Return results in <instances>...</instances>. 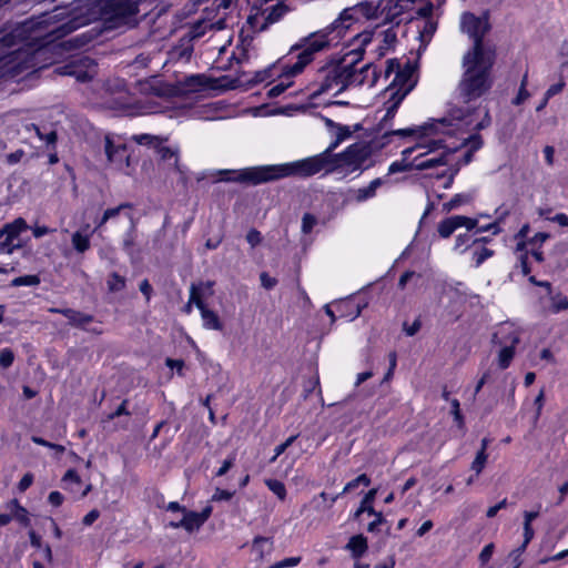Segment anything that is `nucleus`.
Returning <instances> with one entry per match:
<instances>
[{
  "label": "nucleus",
  "instance_id": "17",
  "mask_svg": "<svg viewBox=\"0 0 568 568\" xmlns=\"http://www.w3.org/2000/svg\"><path fill=\"white\" fill-rule=\"evenodd\" d=\"M345 10H349L351 20H349V27L355 21L356 16L364 17L368 20H378L381 22L379 17V1L377 3L371 2V1H364L358 4H356L353 8H346Z\"/></svg>",
  "mask_w": 568,
  "mask_h": 568
},
{
  "label": "nucleus",
  "instance_id": "59",
  "mask_svg": "<svg viewBox=\"0 0 568 568\" xmlns=\"http://www.w3.org/2000/svg\"><path fill=\"white\" fill-rule=\"evenodd\" d=\"M131 204L130 203H122L120 204L119 206L116 207H112V209H106L104 211L105 213V219H113L115 216H118L120 214L121 211L125 210V209H131Z\"/></svg>",
  "mask_w": 568,
  "mask_h": 568
},
{
  "label": "nucleus",
  "instance_id": "25",
  "mask_svg": "<svg viewBox=\"0 0 568 568\" xmlns=\"http://www.w3.org/2000/svg\"><path fill=\"white\" fill-rule=\"evenodd\" d=\"M288 11L287 7L280 2L271 8H267L264 12L266 13L265 22L261 27V30H265L268 24H273L280 21L284 14Z\"/></svg>",
  "mask_w": 568,
  "mask_h": 568
},
{
  "label": "nucleus",
  "instance_id": "45",
  "mask_svg": "<svg viewBox=\"0 0 568 568\" xmlns=\"http://www.w3.org/2000/svg\"><path fill=\"white\" fill-rule=\"evenodd\" d=\"M470 201V196L466 194H456L452 197V200L444 204V209L447 211H452L454 209L459 207L462 204H466Z\"/></svg>",
  "mask_w": 568,
  "mask_h": 568
},
{
  "label": "nucleus",
  "instance_id": "36",
  "mask_svg": "<svg viewBox=\"0 0 568 568\" xmlns=\"http://www.w3.org/2000/svg\"><path fill=\"white\" fill-rule=\"evenodd\" d=\"M383 36L382 44L378 45V57H383L385 52L395 43L396 33L393 29H387L381 33Z\"/></svg>",
  "mask_w": 568,
  "mask_h": 568
},
{
  "label": "nucleus",
  "instance_id": "62",
  "mask_svg": "<svg viewBox=\"0 0 568 568\" xmlns=\"http://www.w3.org/2000/svg\"><path fill=\"white\" fill-rule=\"evenodd\" d=\"M297 438V435L290 436L284 443L277 445L274 449L276 456H281Z\"/></svg>",
  "mask_w": 568,
  "mask_h": 568
},
{
  "label": "nucleus",
  "instance_id": "22",
  "mask_svg": "<svg viewBox=\"0 0 568 568\" xmlns=\"http://www.w3.org/2000/svg\"><path fill=\"white\" fill-rule=\"evenodd\" d=\"M463 215H454L439 222L437 231L440 237H449L457 229L462 227V223L465 222Z\"/></svg>",
  "mask_w": 568,
  "mask_h": 568
},
{
  "label": "nucleus",
  "instance_id": "9",
  "mask_svg": "<svg viewBox=\"0 0 568 568\" xmlns=\"http://www.w3.org/2000/svg\"><path fill=\"white\" fill-rule=\"evenodd\" d=\"M316 88L311 93V99H316L321 94L337 88L343 87V62L323 67L317 73Z\"/></svg>",
  "mask_w": 568,
  "mask_h": 568
},
{
  "label": "nucleus",
  "instance_id": "13",
  "mask_svg": "<svg viewBox=\"0 0 568 568\" xmlns=\"http://www.w3.org/2000/svg\"><path fill=\"white\" fill-rule=\"evenodd\" d=\"M104 151L108 161L118 170L129 166V153L125 144H114L112 139L106 135Z\"/></svg>",
  "mask_w": 568,
  "mask_h": 568
},
{
  "label": "nucleus",
  "instance_id": "34",
  "mask_svg": "<svg viewBox=\"0 0 568 568\" xmlns=\"http://www.w3.org/2000/svg\"><path fill=\"white\" fill-rule=\"evenodd\" d=\"M515 348L516 346H500V351L497 357V363L500 369H506L509 367L515 355Z\"/></svg>",
  "mask_w": 568,
  "mask_h": 568
},
{
  "label": "nucleus",
  "instance_id": "44",
  "mask_svg": "<svg viewBox=\"0 0 568 568\" xmlns=\"http://www.w3.org/2000/svg\"><path fill=\"white\" fill-rule=\"evenodd\" d=\"M132 140L140 145H150L155 149L161 139L156 135L142 133L133 135Z\"/></svg>",
  "mask_w": 568,
  "mask_h": 568
},
{
  "label": "nucleus",
  "instance_id": "31",
  "mask_svg": "<svg viewBox=\"0 0 568 568\" xmlns=\"http://www.w3.org/2000/svg\"><path fill=\"white\" fill-rule=\"evenodd\" d=\"M203 326L207 329L221 331L223 325L214 311H211L206 307L200 311Z\"/></svg>",
  "mask_w": 568,
  "mask_h": 568
},
{
  "label": "nucleus",
  "instance_id": "8",
  "mask_svg": "<svg viewBox=\"0 0 568 568\" xmlns=\"http://www.w3.org/2000/svg\"><path fill=\"white\" fill-rule=\"evenodd\" d=\"M372 155V148L365 143H354L346 148L345 151L333 154V158H336V170L346 165L352 168V171L355 170H364L367 169L368 165H365L366 161Z\"/></svg>",
  "mask_w": 568,
  "mask_h": 568
},
{
  "label": "nucleus",
  "instance_id": "53",
  "mask_svg": "<svg viewBox=\"0 0 568 568\" xmlns=\"http://www.w3.org/2000/svg\"><path fill=\"white\" fill-rule=\"evenodd\" d=\"M18 247H20V244H14V241L11 239L4 237L3 241H0L1 254H11Z\"/></svg>",
  "mask_w": 568,
  "mask_h": 568
},
{
  "label": "nucleus",
  "instance_id": "41",
  "mask_svg": "<svg viewBox=\"0 0 568 568\" xmlns=\"http://www.w3.org/2000/svg\"><path fill=\"white\" fill-rule=\"evenodd\" d=\"M535 531L532 529V526L529 524H524V542L523 545L517 548L513 555H515V559H517L527 548L528 544L534 538Z\"/></svg>",
  "mask_w": 568,
  "mask_h": 568
},
{
  "label": "nucleus",
  "instance_id": "49",
  "mask_svg": "<svg viewBox=\"0 0 568 568\" xmlns=\"http://www.w3.org/2000/svg\"><path fill=\"white\" fill-rule=\"evenodd\" d=\"M91 39H92L91 36H88L87 33H82V34H79V36H75V37L69 39L65 43H68L70 45V48L79 49V48H82L85 44H88L91 41Z\"/></svg>",
  "mask_w": 568,
  "mask_h": 568
},
{
  "label": "nucleus",
  "instance_id": "27",
  "mask_svg": "<svg viewBox=\"0 0 568 568\" xmlns=\"http://www.w3.org/2000/svg\"><path fill=\"white\" fill-rule=\"evenodd\" d=\"M27 229V222L22 217H18L13 222L6 224L1 229V234H6V237L14 241Z\"/></svg>",
  "mask_w": 568,
  "mask_h": 568
},
{
  "label": "nucleus",
  "instance_id": "32",
  "mask_svg": "<svg viewBox=\"0 0 568 568\" xmlns=\"http://www.w3.org/2000/svg\"><path fill=\"white\" fill-rule=\"evenodd\" d=\"M281 78H282L281 81L278 83H276L275 85H273L268 90V92H267L268 98L274 99V98L280 97L292 85V81H291L292 77H288L285 74V67L283 68Z\"/></svg>",
  "mask_w": 568,
  "mask_h": 568
},
{
  "label": "nucleus",
  "instance_id": "29",
  "mask_svg": "<svg viewBox=\"0 0 568 568\" xmlns=\"http://www.w3.org/2000/svg\"><path fill=\"white\" fill-rule=\"evenodd\" d=\"M346 548L352 551L354 558H359L367 550V539L363 535L353 536L349 538Z\"/></svg>",
  "mask_w": 568,
  "mask_h": 568
},
{
  "label": "nucleus",
  "instance_id": "50",
  "mask_svg": "<svg viewBox=\"0 0 568 568\" xmlns=\"http://www.w3.org/2000/svg\"><path fill=\"white\" fill-rule=\"evenodd\" d=\"M316 224L317 219L311 213H305L302 217V232L304 234L311 233Z\"/></svg>",
  "mask_w": 568,
  "mask_h": 568
},
{
  "label": "nucleus",
  "instance_id": "4",
  "mask_svg": "<svg viewBox=\"0 0 568 568\" xmlns=\"http://www.w3.org/2000/svg\"><path fill=\"white\" fill-rule=\"evenodd\" d=\"M475 108H456L452 109L448 116H444L442 119L433 120L430 123H425L420 126L423 134H428V132H433L435 134H454L456 131L462 130H475L480 131L490 125L491 119L488 110H484V116L480 121H475L476 114Z\"/></svg>",
  "mask_w": 568,
  "mask_h": 568
},
{
  "label": "nucleus",
  "instance_id": "19",
  "mask_svg": "<svg viewBox=\"0 0 568 568\" xmlns=\"http://www.w3.org/2000/svg\"><path fill=\"white\" fill-rule=\"evenodd\" d=\"M469 145V149L463 155V158L458 161L456 166L467 165L473 161L474 153L478 151L483 146V139L479 134H471L468 138L463 139L460 146Z\"/></svg>",
  "mask_w": 568,
  "mask_h": 568
},
{
  "label": "nucleus",
  "instance_id": "43",
  "mask_svg": "<svg viewBox=\"0 0 568 568\" xmlns=\"http://www.w3.org/2000/svg\"><path fill=\"white\" fill-rule=\"evenodd\" d=\"M494 255V251L487 247H479L474 250L473 258L475 261V267H479L487 258Z\"/></svg>",
  "mask_w": 568,
  "mask_h": 568
},
{
  "label": "nucleus",
  "instance_id": "55",
  "mask_svg": "<svg viewBox=\"0 0 568 568\" xmlns=\"http://www.w3.org/2000/svg\"><path fill=\"white\" fill-rule=\"evenodd\" d=\"M365 84L368 87H374L378 80L379 73L377 72L376 65L371 63V71L364 73Z\"/></svg>",
  "mask_w": 568,
  "mask_h": 568
},
{
  "label": "nucleus",
  "instance_id": "38",
  "mask_svg": "<svg viewBox=\"0 0 568 568\" xmlns=\"http://www.w3.org/2000/svg\"><path fill=\"white\" fill-rule=\"evenodd\" d=\"M106 285L110 292H120L125 287V278L119 273L113 272L109 275Z\"/></svg>",
  "mask_w": 568,
  "mask_h": 568
},
{
  "label": "nucleus",
  "instance_id": "51",
  "mask_svg": "<svg viewBox=\"0 0 568 568\" xmlns=\"http://www.w3.org/2000/svg\"><path fill=\"white\" fill-rule=\"evenodd\" d=\"M236 459V454L232 453L227 456V458L222 463V466L216 470L215 476L222 477L224 476L234 465Z\"/></svg>",
  "mask_w": 568,
  "mask_h": 568
},
{
  "label": "nucleus",
  "instance_id": "3",
  "mask_svg": "<svg viewBox=\"0 0 568 568\" xmlns=\"http://www.w3.org/2000/svg\"><path fill=\"white\" fill-rule=\"evenodd\" d=\"M466 70L458 84L457 93L460 102L468 104L479 99L491 87L490 70L494 64V54L470 57L466 63Z\"/></svg>",
  "mask_w": 568,
  "mask_h": 568
},
{
  "label": "nucleus",
  "instance_id": "42",
  "mask_svg": "<svg viewBox=\"0 0 568 568\" xmlns=\"http://www.w3.org/2000/svg\"><path fill=\"white\" fill-rule=\"evenodd\" d=\"M361 485L365 486V487L371 485V479L366 474H362V475L357 476L355 479L348 481L345 485L342 494L351 493L352 490L356 489Z\"/></svg>",
  "mask_w": 568,
  "mask_h": 568
},
{
  "label": "nucleus",
  "instance_id": "2",
  "mask_svg": "<svg viewBox=\"0 0 568 568\" xmlns=\"http://www.w3.org/2000/svg\"><path fill=\"white\" fill-rule=\"evenodd\" d=\"M349 10H343L329 26L301 38L297 43L291 47L290 54L297 52L296 61L293 64L285 65V74L295 77L302 73L317 53L328 49L334 40L344 36L349 28Z\"/></svg>",
  "mask_w": 568,
  "mask_h": 568
},
{
  "label": "nucleus",
  "instance_id": "14",
  "mask_svg": "<svg viewBox=\"0 0 568 568\" xmlns=\"http://www.w3.org/2000/svg\"><path fill=\"white\" fill-rule=\"evenodd\" d=\"M491 342L498 346H517L520 342L519 331L513 323H501L493 334Z\"/></svg>",
  "mask_w": 568,
  "mask_h": 568
},
{
  "label": "nucleus",
  "instance_id": "63",
  "mask_svg": "<svg viewBox=\"0 0 568 568\" xmlns=\"http://www.w3.org/2000/svg\"><path fill=\"white\" fill-rule=\"evenodd\" d=\"M550 237L549 233L545 232H538L532 237L528 239V243L530 245L539 244L541 245L544 242H546Z\"/></svg>",
  "mask_w": 568,
  "mask_h": 568
},
{
  "label": "nucleus",
  "instance_id": "20",
  "mask_svg": "<svg viewBox=\"0 0 568 568\" xmlns=\"http://www.w3.org/2000/svg\"><path fill=\"white\" fill-rule=\"evenodd\" d=\"M336 311L338 312L339 317L352 322L361 315L362 306L353 300H343L336 303Z\"/></svg>",
  "mask_w": 568,
  "mask_h": 568
},
{
  "label": "nucleus",
  "instance_id": "6",
  "mask_svg": "<svg viewBox=\"0 0 568 568\" xmlns=\"http://www.w3.org/2000/svg\"><path fill=\"white\" fill-rule=\"evenodd\" d=\"M460 29L474 41L473 49L464 55V61L466 63L470 60V57L494 54L491 50L484 47V38L490 30V24L486 16L477 17L471 12L463 13L460 19Z\"/></svg>",
  "mask_w": 568,
  "mask_h": 568
},
{
  "label": "nucleus",
  "instance_id": "10",
  "mask_svg": "<svg viewBox=\"0 0 568 568\" xmlns=\"http://www.w3.org/2000/svg\"><path fill=\"white\" fill-rule=\"evenodd\" d=\"M61 75L73 77L78 82H88L97 74V63L89 57L73 60L55 70Z\"/></svg>",
  "mask_w": 568,
  "mask_h": 568
},
{
  "label": "nucleus",
  "instance_id": "35",
  "mask_svg": "<svg viewBox=\"0 0 568 568\" xmlns=\"http://www.w3.org/2000/svg\"><path fill=\"white\" fill-rule=\"evenodd\" d=\"M12 507V518L17 519L21 525L29 526L30 525V518L28 510L22 507L17 499H13L11 501Z\"/></svg>",
  "mask_w": 568,
  "mask_h": 568
},
{
  "label": "nucleus",
  "instance_id": "39",
  "mask_svg": "<svg viewBox=\"0 0 568 568\" xmlns=\"http://www.w3.org/2000/svg\"><path fill=\"white\" fill-rule=\"evenodd\" d=\"M41 282L39 275H23L16 277L11 281V286H37Z\"/></svg>",
  "mask_w": 568,
  "mask_h": 568
},
{
  "label": "nucleus",
  "instance_id": "56",
  "mask_svg": "<svg viewBox=\"0 0 568 568\" xmlns=\"http://www.w3.org/2000/svg\"><path fill=\"white\" fill-rule=\"evenodd\" d=\"M301 557H290L285 558L281 561L275 562L270 568H286V567H294L297 566L301 562Z\"/></svg>",
  "mask_w": 568,
  "mask_h": 568
},
{
  "label": "nucleus",
  "instance_id": "5",
  "mask_svg": "<svg viewBox=\"0 0 568 568\" xmlns=\"http://www.w3.org/2000/svg\"><path fill=\"white\" fill-rule=\"evenodd\" d=\"M394 72L395 78L388 88V90L392 91L390 97L386 102L387 109L384 118L381 121V124H385L387 121L395 116L399 104L413 88L412 84H407L413 72L410 68L407 70H400L399 62L395 59H392L386 62V68L384 70L385 79H388V77Z\"/></svg>",
  "mask_w": 568,
  "mask_h": 568
},
{
  "label": "nucleus",
  "instance_id": "61",
  "mask_svg": "<svg viewBox=\"0 0 568 568\" xmlns=\"http://www.w3.org/2000/svg\"><path fill=\"white\" fill-rule=\"evenodd\" d=\"M260 280L262 286L266 290H272L277 284V281L271 277L266 272L261 273Z\"/></svg>",
  "mask_w": 568,
  "mask_h": 568
},
{
  "label": "nucleus",
  "instance_id": "23",
  "mask_svg": "<svg viewBox=\"0 0 568 568\" xmlns=\"http://www.w3.org/2000/svg\"><path fill=\"white\" fill-rule=\"evenodd\" d=\"M154 150L161 160H163V161L173 160V163H172L173 168L178 172H182L181 168L179 165V149L178 148H172V146L165 145V144H163V140H160V142L158 143V145L155 146Z\"/></svg>",
  "mask_w": 568,
  "mask_h": 568
},
{
  "label": "nucleus",
  "instance_id": "1",
  "mask_svg": "<svg viewBox=\"0 0 568 568\" xmlns=\"http://www.w3.org/2000/svg\"><path fill=\"white\" fill-rule=\"evenodd\" d=\"M336 139L320 154L294 162L245 168L242 170H222L220 181L240 182L258 185L288 176L310 178L320 172L331 173L336 170V158L333 151L351 136L347 125L338 124L334 130Z\"/></svg>",
  "mask_w": 568,
  "mask_h": 568
},
{
  "label": "nucleus",
  "instance_id": "7",
  "mask_svg": "<svg viewBox=\"0 0 568 568\" xmlns=\"http://www.w3.org/2000/svg\"><path fill=\"white\" fill-rule=\"evenodd\" d=\"M427 146L428 152L422 153L413 160L415 170L424 171L447 165L448 155L458 150V146L449 148L445 145L442 139L432 140Z\"/></svg>",
  "mask_w": 568,
  "mask_h": 568
},
{
  "label": "nucleus",
  "instance_id": "21",
  "mask_svg": "<svg viewBox=\"0 0 568 568\" xmlns=\"http://www.w3.org/2000/svg\"><path fill=\"white\" fill-rule=\"evenodd\" d=\"M193 50V42L190 40V38L183 36L179 40V43L172 48L171 57L172 59L179 61H189L192 57Z\"/></svg>",
  "mask_w": 568,
  "mask_h": 568
},
{
  "label": "nucleus",
  "instance_id": "33",
  "mask_svg": "<svg viewBox=\"0 0 568 568\" xmlns=\"http://www.w3.org/2000/svg\"><path fill=\"white\" fill-rule=\"evenodd\" d=\"M207 30H209V20L202 19V20L194 22L184 36L186 38H190V40L193 42L194 40L203 37Z\"/></svg>",
  "mask_w": 568,
  "mask_h": 568
},
{
  "label": "nucleus",
  "instance_id": "11",
  "mask_svg": "<svg viewBox=\"0 0 568 568\" xmlns=\"http://www.w3.org/2000/svg\"><path fill=\"white\" fill-rule=\"evenodd\" d=\"M359 58L356 60H353L351 62H346V59H344L343 62V87H341L335 94H338L346 90L349 87H359L365 84V72L371 71V62L366 63L362 68H356V63L358 62Z\"/></svg>",
  "mask_w": 568,
  "mask_h": 568
},
{
  "label": "nucleus",
  "instance_id": "54",
  "mask_svg": "<svg viewBox=\"0 0 568 568\" xmlns=\"http://www.w3.org/2000/svg\"><path fill=\"white\" fill-rule=\"evenodd\" d=\"M234 496V491L216 488L212 495V501H227Z\"/></svg>",
  "mask_w": 568,
  "mask_h": 568
},
{
  "label": "nucleus",
  "instance_id": "48",
  "mask_svg": "<svg viewBox=\"0 0 568 568\" xmlns=\"http://www.w3.org/2000/svg\"><path fill=\"white\" fill-rule=\"evenodd\" d=\"M14 361V354L11 348H2L0 351V367L1 368H8L13 364Z\"/></svg>",
  "mask_w": 568,
  "mask_h": 568
},
{
  "label": "nucleus",
  "instance_id": "40",
  "mask_svg": "<svg viewBox=\"0 0 568 568\" xmlns=\"http://www.w3.org/2000/svg\"><path fill=\"white\" fill-rule=\"evenodd\" d=\"M265 485L267 488L276 495L281 500H284L286 497V487L285 485L277 479H266Z\"/></svg>",
  "mask_w": 568,
  "mask_h": 568
},
{
  "label": "nucleus",
  "instance_id": "57",
  "mask_svg": "<svg viewBox=\"0 0 568 568\" xmlns=\"http://www.w3.org/2000/svg\"><path fill=\"white\" fill-rule=\"evenodd\" d=\"M371 515L375 516V519L372 523L368 524L367 530L369 532H375V531L378 530V527L381 525L386 523V520H385L383 514L382 513H377L376 510H375V514H371Z\"/></svg>",
  "mask_w": 568,
  "mask_h": 568
},
{
  "label": "nucleus",
  "instance_id": "18",
  "mask_svg": "<svg viewBox=\"0 0 568 568\" xmlns=\"http://www.w3.org/2000/svg\"><path fill=\"white\" fill-rule=\"evenodd\" d=\"M383 184L384 180L382 178H376L373 181H371V183L365 187L351 190L349 199L357 203H362L369 199H373L376 195L377 189Z\"/></svg>",
  "mask_w": 568,
  "mask_h": 568
},
{
  "label": "nucleus",
  "instance_id": "47",
  "mask_svg": "<svg viewBox=\"0 0 568 568\" xmlns=\"http://www.w3.org/2000/svg\"><path fill=\"white\" fill-rule=\"evenodd\" d=\"M420 278H422L420 274H417L412 271H407L400 275L399 281H398V287L402 290L405 288L407 283H409L410 281H414V285L417 286Z\"/></svg>",
  "mask_w": 568,
  "mask_h": 568
},
{
  "label": "nucleus",
  "instance_id": "52",
  "mask_svg": "<svg viewBox=\"0 0 568 568\" xmlns=\"http://www.w3.org/2000/svg\"><path fill=\"white\" fill-rule=\"evenodd\" d=\"M526 85H527V74L524 75L521 83H520L519 92H518L517 97L513 100V103L515 105L521 104L525 100H527L529 98V92L526 90Z\"/></svg>",
  "mask_w": 568,
  "mask_h": 568
},
{
  "label": "nucleus",
  "instance_id": "15",
  "mask_svg": "<svg viewBox=\"0 0 568 568\" xmlns=\"http://www.w3.org/2000/svg\"><path fill=\"white\" fill-rule=\"evenodd\" d=\"M130 219V227L125 231L122 237V250L130 257L132 263L136 262L141 255V247L138 243V231L134 219L131 214H128Z\"/></svg>",
  "mask_w": 568,
  "mask_h": 568
},
{
  "label": "nucleus",
  "instance_id": "28",
  "mask_svg": "<svg viewBox=\"0 0 568 568\" xmlns=\"http://www.w3.org/2000/svg\"><path fill=\"white\" fill-rule=\"evenodd\" d=\"M213 286V282L200 283L199 285L192 284L190 287V298L189 302L194 304L200 311L206 307L201 296L202 288L211 290Z\"/></svg>",
  "mask_w": 568,
  "mask_h": 568
},
{
  "label": "nucleus",
  "instance_id": "46",
  "mask_svg": "<svg viewBox=\"0 0 568 568\" xmlns=\"http://www.w3.org/2000/svg\"><path fill=\"white\" fill-rule=\"evenodd\" d=\"M488 455L484 452H478L475 459L471 463V470L475 471L476 476H478L483 469L485 468V465L487 463Z\"/></svg>",
  "mask_w": 568,
  "mask_h": 568
},
{
  "label": "nucleus",
  "instance_id": "37",
  "mask_svg": "<svg viewBox=\"0 0 568 568\" xmlns=\"http://www.w3.org/2000/svg\"><path fill=\"white\" fill-rule=\"evenodd\" d=\"M72 245L79 253H84L90 248V239L88 235H83L81 232H75L72 235Z\"/></svg>",
  "mask_w": 568,
  "mask_h": 568
},
{
  "label": "nucleus",
  "instance_id": "30",
  "mask_svg": "<svg viewBox=\"0 0 568 568\" xmlns=\"http://www.w3.org/2000/svg\"><path fill=\"white\" fill-rule=\"evenodd\" d=\"M181 525H183V529L192 532L200 529L203 523L196 511L186 510L181 519Z\"/></svg>",
  "mask_w": 568,
  "mask_h": 568
},
{
  "label": "nucleus",
  "instance_id": "24",
  "mask_svg": "<svg viewBox=\"0 0 568 568\" xmlns=\"http://www.w3.org/2000/svg\"><path fill=\"white\" fill-rule=\"evenodd\" d=\"M547 296L549 300V311L552 314H558L568 310V297L564 295L561 291L555 290Z\"/></svg>",
  "mask_w": 568,
  "mask_h": 568
},
{
  "label": "nucleus",
  "instance_id": "16",
  "mask_svg": "<svg viewBox=\"0 0 568 568\" xmlns=\"http://www.w3.org/2000/svg\"><path fill=\"white\" fill-rule=\"evenodd\" d=\"M63 316L68 318L69 325L75 328L83 329L85 332L101 335L103 329L98 326L89 327V324L93 323L94 316L77 310L63 312Z\"/></svg>",
  "mask_w": 568,
  "mask_h": 568
},
{
  "label": "nucleus",
  "instance_id": "60",
  "mask_svg": "<svg viewBox=\"0 0 568 568\" xmlns=\"http://www.w3.org/2000/svg\"><path fill=\"white\" fill-rule=\"evenodd\" d=\"M23 156H24V151L22 149H19L12 153L7 154L6 162L10 165H14V164L19 163Z\"/></svg>",
  "mask_w": 568,
  "mask_h": 568
},
{
  "label": "nucleus",
  "instance_id": "26",
  "mask_svg": "<svg viewBox=\"0 0 568 568\" xmlns=\"http://www.w3.org/2000/svg\"><path fill=\"white\" fill-rule=\"evenodd\" d=\"M413 151H414V148L405 149L402 152L403 159L390 163V165L388 166L387 174L392 175V174H396V173L407 172V171H410L412 169H414L413 162H407V159L413 153Z\"/></svg>",
  "mask_w": 568,
  "mask_h": 568
},
{
  "label": "nucleus",
  "instance_id": "64",
  "mask_svg": "<svg viewBox=\"0 0 568 568\" xmlns=\"http://www.w3.org/2000/svg\"><path fill=\"white\" fill-rule=\"evenodd\" d=\"M549 221L557 223L560 226L568 227V215L565 213H557L549 217Z\"/></svg>",
  "mask_w": 568,
  "mask_h": 568
},
{
  "label": "nucleus",
  "instance_id": "58",
  "mask_svg": "<svg viewBox=\"0 0 568 568\" xmlns=\"http://www.w3.org/2000/svg\"><path fill=\"white\" fill-rule=\"evenodd\" d=\"M246 241L252 247H255L262 242L261 232L255 229L250 230L246 234Z\"/></svg>",
  "mask_w": 568,
  "mask_h": 568
},
{
  "label": "nucleus",
  "instance_id": "12",
  "mask_svg": "<svg viewBox=\"0 0 568 568\" xmlns=\"http://www.w3.org/2000/svg\"><path fill=\"white\" fill-rule=\"evenodd\" d=\"M412 0H379V17L378 24L393 23L398 26L400 23V16L408 9Z\"/></svg>",
  "mask_w": 568,
  "mask_h": 568
}]
</instances>
